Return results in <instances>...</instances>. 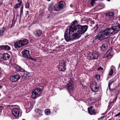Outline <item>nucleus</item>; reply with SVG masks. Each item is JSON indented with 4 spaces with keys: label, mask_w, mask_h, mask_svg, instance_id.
<instances>
[{
    "label": "nucleus",
    "mask_w": 120,
    "mask_h": 120,
    "mask_svg": "<svg viewBox=\"0 0 120 120\" xmlns=\"http://www.w3.org/2000/svg\"><path fill=\"white\" fill-rule=\"evenodd\" d=\"M120 30V25L118 24L116 26L106 28L105 29L103 30L94 38L95 39L103 40L109 38L112 34L117 33Z\"/></svg>",
    "instance_id": "1"
},
{
    "label": "nucleus",
    "mask_w": 120,
    "mask_h": 120,
    "mask_svg": "<svg viewBox=\"0 0 120 120\" xmlns=\"http://www.w3.org/2000/svg\"><path fill=\"white\" fill-rule=\"evenodd\" d=\"M76 23V21H74L71 23V26L78 38L87 31L88 26L87 25L81 26Z\"/></svg>",
    "instance_id": "2"
},
{
    "label": "nucleus",
    "mask_w": 120,
    "mask_h": 120,
    "mask_svg": "<svg viewBox=\"0 0 120 120\" xmlns=\"http://www.w3.org/2000/svg\"><path fill=\"white\" fill-rule=\"evenodd\" d=\"M74 32L71 26L69 30L67 28L66 29L65 32L64 37L65 39L67 41H71L78 38L75 33L72 34V33Z\"/></svg>",
    "instance_id": "3"
},
{
    "label": "nucleus",
    "mask_w": 120,
    "mask_h": 120,
    "mask_svg": "<svg viewBox=\"0 0 120 120\" xmlns=\"http://www.w3.org/2000/svg\"><path fill=\"white\" fill-rule=\"evenodd\" d=\"M99 56V53L95 52L90 53L87 56V58L89 60H95L97 59Z\"/></svg>",
    "instance_id": "4"
},
{
    "label": "nucleus",
    "mask_w": 120,
    "mask_h": 120,
    "mask_svg": "<svg viewBox=\"0 0 120 120\" xmlns=\"http://www.w3.org/2000/svg\"><path fill=\"white\" fill-rule=\"evenodd\" d=\"M64 2L61 1L58 3L57 4L54 6V9L56 11H59L61 10L64 6Z\"/></svg>",
    "instance_id": "5"
},
{
    "label": "nucleus",
    "mask_w": 120,
    "mask_h": 120,
    "mask_svg": "<svg viewBox=\"0 0 120 120\" xmlns=\"http://www.w3.org/2000/svg\"><path fill=\"white\" fill-rule=\"evenodd\" d=\"M41 90L40 88H38L35 89L32 92L31 97L32 98L35 99L36 97H38L40 94V92Z\"/></svg>",
    "instance_id": "6"
},
{
    "label": "nucleus",
    "mask_w": 120,
    "mask_h": 120,
    "mask_svg": "<svg viewBox=\"0 0 120 120\" xmlns=\"http://www.w3.org/2000/svg\"><path fill=\"white\" fill-rule=\"evenodd\" d=\"M66 62L65 61H61L60 63L58 68L60 71H63L66 69Z\"/></svg>",
    "instance_id": "7"
},
{
    "label": "nucleus",
    "mask_w": 120,
    "mask_h": 120,
    "mask_svg": "<svg viewBox=\"0 0 120 120\" xmlns=\"http://www.w3.org/2000/svg\"><path fill=\"white\" fill-rule=\"evenodd\" d=\"M22 56L25 57L31 60H33V59L30 56L29 50H25L22 52Z\"/></svg>",
    "instance_id": "8"
},
{
    "label": "nucleus",
    "mask_w": 120,
    "mask_h": 120,
    "mask_svg": "<svg viewBox=\"0 0 120 120\" xmlns=\"http://www.w3.org/2000/svg\"><path fill=\"white\" fill-rule=\"evenodd\" d=\"M114 13L113 12H109L106 14V17L108 20H112L114 19Z\"/></svg>",
    "instance_id": "9"
},
{
    "label": "nucleus",
    "mask_w": 120,
    "mask_h": 120,
    "mask_svg": "<svg viewBox=\"0 0 120 120\" xmlns=\"http://www.w3.org/2000/svg\"><path fill=\"white\" fill-rule=\"evenodd\" d=\"M20 78V76L18 75H14L11 76L10 78V80L12 82H15L19 80Z\"/></svg>",
    "instance_id": "10"
},
{
    "label": "nucleus",
    "mask_w": 120,
    "mask_h": 120,
    "mask_svg": "<svg viewBox=\"0 0 120 120\" xmlns=\"http://www.w3.org/2000/svg\"><path fill=\"white\" fill-rule=\"evenodd\" d=\"M91 88L93 91L95 92H97L99 89L98 86L97 85L96 83L95 82L93 83L91 85Z\"/></svg>",
    "instance_id": "11"
},
{
    "label": "nucleus",
    "mask_w": 120,
    "mask_h": 120,
    "mask_svg": "<svg viewBox=\"0 0 120 120\" xmlns=\"http://www.w3.org/2000/svg\"><path fill=\"white\" fill-rule=\"evenodd\" d=\"M12 112L13 115L16 117H18L19 115V109L14 108L12 110Z\"/></svg>",
    "instance_id": "12"
},
{
    "label": "nucleus",
    "mask_w": 120,
    "mask_h": 120,
    "mask_svg": "<svg viewBox=\"0 0 120 120\" xmlns=\"http://www.w3.org/2000/svg\"><path fill=\"white\" fill-rule=\"evenodd\" d=\"M89 113L91 115L96 114L95 112L93 107L91 106L88 109Z\"/></svg>",
    "instance_id": "13"
},
{
    "label": "nucleus",
    "mask_w": 120,
    "mask_h": 120,
    "mask_svg": "<svg viewBox=\"0 0 120 120\" xmlns=\"http://www.w3.org/2000/svg\"><path fill=\"white\" fill-rule=\"evenodd\" d=\"M42 31L40 30H37L34 32V35L36 37H39L41 35Z\"/></svg>",
    "instance_id": "14"
},
{
    "label": "nucleus",
    "mask_w": 120,
    "mask_h": 120,
    "mask_svg": "<svg viewBox=\"0 0 120 120\" xmlns=\"http://www.w3.org/2000/svg\"><path fill=\"white\" fill-rule=\"evenodd\" d=\"M22 46L20 40L17 41L15 43L14 46L16 48H19Z\"/></svg>",
    "instance_id": "15"
},
{
    "label": "nucleus",
    "mask_w": 120,
    "mask_h": 120,
    "mask_svg": "<svg viewBox=\"0 0 120 120\" xmlns=\"http://www.w3.org/2000/svg\"><path fill=\"white\" fill-rule=\"evenodd\" d=\"M10 57V55L7 53H4L2 55V58L4 60H8Z\"/></svg>",
    "instance_id": "16"
},
{
    "label": "nucleus",
    "mask_w": 120,
    "mask_h": 120,
    "mask_svg": "<svg viewBox=\"0 0 120 120\" xmlns=\"http://www.w3.org/2000/svg\"><path fill=\"white\" fill-rule=\"evenodd\" d=\"M0 48L2 49L9 50L10 47L8 45H2L0 46Z\"/></svg>",
    "instance_id": "17"
},
{
    "label": "nucleus",
    "mask_w": 120,
    "mask_h": 120,
    "mask_svg": "<svg viewBox=\"0 0 120 120\" xmlns=\"http://www.w3.org/2000/svg\"><path fill=\"white\" fill-rule=\"evenodd\" d=\"M20 41L22 46L26 45L28 43V41L26 39H23L22 40H20Z\"/></svg>",
    "instance_id": "18"
},
{
    "label": "nucleus",
    "mask_w": 120,
    "mask_h": 120,
    "mask_svg": "<svg viewBox=\"0 0 120 120\" xmlns=\"http://www.w3.org/2000/svg\"><path fill=\"white\" fill-rule=\"evenodd\" d=\"M107 48V45L105 44H103L102 46L100 47L101 50L102 51H104Z\"/></svg>",
    "instance_id": "19"
},
{
    "label": "nucleus",
    "mask_w": 120,
    "mask_h": 120,
    "mask_svg": "<svg viewBox=\"0 0 120 120\" xmlns=\"http://www.w3.org/2000/svg\"><path fill=\"white\" fill-rule=\"evenodd\" d=\"M110 56V51H108L106 53L104 56L103 58H107Z\"/></svg>",
    "instance_id": "20"
},
{
    "label": "nucleus",
    "mask_w": 120,
    "mask_h": 120,
    "mask_svg": "<svg viewBox=\"0 0 120 120\" xmlns=\"http://www.w3.org/2000/svg\"><path fill=\"white\" fill-rule=\"evenodd\" d=\"M35 112L39 114L40 115H42L43 110H41L40 109H36L35 110Z\"/></svg>",
    "instance_id": "21"
},
{
    "label": "nucleus",
    "mask_w": 120,
    "mask_h": 120,
    "mask_svg": "<svg viewBox=\"0 0 120 120\" xmlns=\"http://www.w3.org/2000/svg\"><path fill=\"white\" fill-rule=\"evenodd\" d=\"M22 3V0H20V2L19 3L16 4V5L14 7V8L16 9L17 8H19L20 6Z\"/></svg>",
    "instance_id": "22"
},
{
    "label": "nucleus",
    "mask_w": 120,
    "mask_h": 120,
    "mask_svg": "<svg viewBox=\"0 0 120 120\" xmlns=\"http://www.w3.org/2000/svg\"><path fill=\"white\" fill-rule=\"evenodd\" d=\"M113 67L114 66H112L111 67L110 70V71L109 73V75L110 76H111L113 73Z\"/></svg>",
    "instance_id": "23"
},
{
    "label": "nucleus",
    "mask_w": 120,
    "mask_h": 120,
    "mask_svg": "<svg viewBox=\"0 0 120 120\" xmlns=\"http://www.w3.org/2000/svg\"><path fill=\"white\" fill-rule=\"evenodd\" d=\"M45 113L46 115H49L51 114V111L49 109H46L45 110Z\"/></svg>",
    "instance_id": "24"
},
{
    "label": "nucleus",
    "mask_w": 120,
    "mask_h": 120,
    "mask_svg": "<svg viewBox=\"0 0 120 120\" xmlns=\"http://www.w3.org/2000/svg\"><path fill=\"white\" fill-rule=\"evenodd\" d=\"M73 82L71 80H69V83L67 84L68 86H73Z\"/></svg>",
    "instance_id": "25"
},
{
    "label": "nucleus",
    "mask_w": 120,
    "mask_h": 120,
    "mask_svg": "<svg viewBox=\"0 0 120 120\" xmlns=\"http://www.w3.org/2000/svg\"><path fill=\"white\" fill-rule=\"evenodd\" d=\"M5 30L4 29V27L2 29L0 30V36L3 35Z\"/></svg>",
    "instance_id": "26"
},
{
    "label": "nucleus",
    "mask_w": 120,
    "mask_h": 120,
    "mask_svg": "<svg viewBox=\"0 0 120 120\" xmlns=\"http://www.w3.org/2000/svg\"><path fill=\"white\" fill-rule=\"evenodd\" d=\"M53 6L52 5H49L48 6V9L50 12H51L53 9Z\"/></svg>",
    "instance_id": "27"
},
{
    "label": "nucleus",
    "mask_w": 120,
    "mask_h": 120,
    "mask_svg": "<svg viewBox=\"0 0 120 120\" xmlns=\"http://www.w3.org/2000/svg\"><path fill=\"white\" fill-rule=\"evenodd\" d=\"M73 89V86H68V89L69 92L72 91Z\"/></svg>",
    "instance_id": "28"
},
{
    "label": "nucleus",
    "mask_w": 120,
    "mask_h": 120,
    "mask_svg": "<svg viewBox=\"0 0 120 120\" xmlns=\"http://www.w3.org/2000/svg\"><path fill=\"white\" fill-rule=\"evenodd\" d=\"M15 68L16 70L18 72L20 71V66L18 65H17Z\"/></svg>",
    "instance_id": "29"
},
{
    "label": "nucleus",
    "mask_w": 120,
    "mask_h": 120,
    "mask_svg": "<svg viewBox=\"0 0 120 120\" xmlns=\"http://www.w3.org/2000/svg\"><path fill=\"white\" fill-rule=\"evenodd\" d=\"M25 8H28L30 7V4L29 3L27 2L26 3Z\"/></svg>",
    "instance_id": "30"
},
{
    "label": "nucleus",
    "mask_w": 120,
    "mask_h": 120,
    "mask_svg": "<svg viewBox=\"0 0 120 120\" xmlns=\"http://www.w3.org/2000/svg\"><path fill=\"white\" fill-rule=\"evenodd\" d=\"M100 75H96L95 76V78H96L97 80H99L100 79Z\"/></svg>",
    "instance_id": "31"
},
{
    "label": "nucleus",
    "mask_w": 120,
    "mask_h": 120,
    "mask_svg": "<svg viewBox=\"0 0 120 120\" xmlns=\"http://www.w3.org/2000/svg\"><path fill=\"white\" fill-rule=\"evenodd\" d=\"M23 76L24 77L26 78L27 79L28 77V76L27 74H24L23 75Z\"/></svg>",
    "instance_id": "32"
},
{
    "label": "nucleus",
    "mask_w": 120,
    "mask_h": 120,
    "mask_svg": "<svg viewBox=\"0 0 120 120\" xmlns=\"http://www.w3.org/2000/svg\"><path fill=\"white\" fill-rule=\"evenodd\" d=\"M95 29L94 30V32L96 33L98 31V28L97 27H95Z\"/></svg>",
    "instance_id": "33"
},
{
    "label": "nucleus",
    "mask_w": 120,
    "mask_h": 120,
    "mask_svg": "<svg viewBox=\"0 0 120 120\" xmlns=\"http://www.w3.org/2000/svg\"><path fill=\"white\" fill-rule=\"evenodd\" d=\"M114 81H113L112 80H110L109 83L108 84H109L110 85H111L113 82H114Z\"/></svg>",
    "instance_id": "34"
},
{
    "label": "nucleus",
    "mask_w": 120,
    "mask_h": 120,
    "mask_svg": "<svg viewBox=\"0 0 120 120\" xmlns=\"http://www.w3.org/2000/svg\"><path fill=\"white\" fill-rule=\"evenodd\" d=\"M3 107L2 106H0V112L2 111V110L3 109Z\"/></svg>",
    "instance_id": "35"
},
{
    "label": "nucleus",
    "mask_w": 120,
    "mask_h": 120,
    "mask_svg": "<svg viewBox=\"0 0 120 120\" xmlns=\"http://www.w3.org/2000/svg\"><path fill=\"white\" fill-rule=\"evenodd\" d=\"M103 68L101 67H99L98 69H97L98 70H103Z\"/></svg>",
    "instance_id": "36"
},
{
    "label": "nucleus",
    "mask_w": 120,
    "mask_h": 120,
    "mask_svg": "<svg viewBox=\"0 0 120 120\" xmlns=\"http://www.w3.org/2000/svg\"><path fill=\"white\" fill-rule=\"evenodd\" d=\"M105 117V116H102L100 117V118L99 119V120H101L102 119H103Z\"/></svg>",
    "instance_id": "37"
},
{
    "label": "nucleus",
    "mask_w": 120,
    "mask_h": 120,
    "mask_svg": "<svg viewBox=\"0 0 120 120\" xmlns=\"http://www.w3.org/2000/svg\"><path fill=\"white\" fill-rule=\"evenodd\" d=\"M20 69V71L23 72L24 71V70L23 69L21 68Z\"/></svg>",
    "instance_id": "38"
},
{
    "label": "nucleus",
    "mask_w": 120,
    "mask_h": 120,
    "mask_svg": "<svg viewBox=\"0 0 120 120\" xmlns=\"http://www.w3.org/2000/svg\"><path fill=\"white\" fill-rule=\"evenodd\" d=\"M119 115H120V112L118 113L116 115H115V117L118 116Z\"/></svg>",
    "instance_id": "39"
},
{
    "label": "nucleus",
    "mask_w": 120,
    "mask_h": 120,
    "mask_svg": "<svg viewBox=\"0 0 120 120\" xmlns=\"http://www.w3.org/2000/svg\"><path fill=\"white\" fill-rule=\"evenodd\" d=\"M23 13V10H20V15L21 16Z\"/></svg>",
    "instance_id": "40"
},
{
    "label": "nucleus",
    "mask_w": 120,
    "mask_h": 120,
    "mask_svg": "<svg viewBox=\"0 0 120 120\" xmlns=\"http://www.w3.org/2000/svg\"><path fill=\"white\" fill-rule=\"evenodd\" d=\"M110 85H110L109 84H108V86H109V89L110 90H111Z\"/></svg>",
    "instance_id": "41"
},
{
    "label": "nucleus",
    "mask_w": 120,
    "mask_h": 120,
    "mask_svg": "<svg viewBox=\"0 0 120 120\" xmlns=\"http://www.w3.org/2000/svg\"><path fill=\"white\" fill-rule=\"evenodd\" d=\"M23 7L22 6L21 7V10H23Z\"/></svg>",
    "instance_id": "42"
},
{
    "label": "nucleus",
    "mask_w": 120,
    "mask_h": 120,
    "mask_svg": "<svg viewBox=\"0 0 120 120\" xmlns=\"http://www.w3.org/2000/svg\"><path fill=\"white\" fill-rule=\"evenodd\" d=\"M91 23H93V24H94V21H91Z\"/></svg>",
    "instance_id": "43"
},
{
    "label": "nucleus",
    "mask_w": 120,
    "mask_h": 120,
    "mask_svg": "<svg viewBox=\"0 0 120 120\" xmlns=\"http://www.w3.org/2000/svg\"><path fill=\"white\" fill-rule=\"evenodd\" d=\"M13 22H14V21H12V25H14V24H13Z\"/></svg>",
    "instance_id": "44"
},
{
    "label": "nucleus",
    "mask_w": 120,
    "mask_h": 120,
    "mask_svg": "<svg viewBox=\"0 0 120 120\" xmlns=\"http://www.w3.org/2000/svg\"><path fill=\"white\" fill-rule=\"evenodd\" d=\"M2 87V86L0 85V89H1Z\"/></svg>",
    "instance_id": "45"
},
{
    "label": "nucleus",
    "mask_w": 120,
    "mask_h": 120,
    "mask_svg": "<svg viewBox=\"0 0 120 120\" xmlns=\"http://www.w3.org/2000/svg\"><path fill=\"white\" fill-rule=\"evenodd\" d=\"M114 90V89H111V90H111L112 91L113 90Z\"/></svg>",
    "instance_id": "46"
},
{
    "label": "nucleus",
    "mask_w": 120,
    "mask_h": 120,
    "mask_svg": "<svg viewBox=\"0 0 120 120\" xmlns=\"http://www.w3.org/2000/svg\"><path fill=\"white\" fill-rule=\"evenodd\" d=\"M2 59V58L0 56V60H1V59Z\"/></svg>",
    "instance_id": "47"
},
{
    "label": "nucleus",
    "mask_w": 120,
    "mask_h": 120,
    "mask_svg": "<svg viewBox=\"0 0 120 120\" xmlns=\"http://www.w3.org/2000/svg\"><path fill=\"white\" fill-rule=\"evenodd\" d=\"M70 6L71 7H72V4H71L70 5Z\"/></svg>",
    "instance_id": "48"
},
{
    "label": "nucleus",
    "mask_w": 120,
    "mask_h": 120,
    "mask_svg": "<svg viewBox=\"0 0 120 120\" xmlns=\"http://www.w3.org/2000/svg\"><path fill=\"white\" fill-rule=\"evenodd\" d=\"M17 1H18V2H20V0H17Z\"/></svg>",
    "instance_id": "49"
},
{
    "label": "nucleus",
    "mask_w": 120,
    "mask_h": 120,
    "mask_svg": "<svg viewBox=\"0 0 120 120\" xmlns=\"http://www.w3.org/2000/svg\"><path fill=\"white\" fill-rule=\"evenodd\" d=\"M48 1H50L51 0H47Z\"/></svg>",
    "instance_id": "50"
},
{
    "label": "nucleus",
    "mask_w": 120,
    "mask_h": 120,
    "mask_svg": "<svg viewBox=\"0 0 120 120\" xmlns=\"http://www.w3.org/2000/svg\"><path fill=\"white\" fill-rule=\"evenodd\" d=\"M107 1H110V0H107Z\"/></svg>",
    "instance_id": "51"
},
{
    "label": "nucleus",
    "mask_w": 120,
    "mask_h": 120,
    "mask_svg": "<svg viewBox=\"0 0 120 120\" xmlns=\"http://www.w3.org/2000/svg\"><path fill=\"white\" fill-rule=\"evenodd\" d=\"M22 120H26L24 119H23Z\"/></svg>",
    "instance_id": "52"
},
{
    "label": "nucleus",
    "mask_w": 120,
    "mask_h": 120,
    "mask_svg": "<svg viewBox=\"0 0 120 120\" xmlns=\"http://www.w3.org/2000/svg\"><path fill=\"white\" fill-rule=\"evenodd\" d=\"M28 12V11H27V12Z\"/></svg>",
    "instance_id": "53"
},
{
    "label": "nucleus",
    "mask_w": 120,
    "mask_h": 120,
    "mask_svg": "<svg viewBox=\"0 0 120 120\" xmlns=\"http://www.w3.org/2000/svg\"><path fill=\"white\" fill-rule=\"evenodd\" d=\"M1 4H0V5Z\"/></svg>",
    "instance_id": "54"
}]
</instances>
